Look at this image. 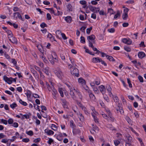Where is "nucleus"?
I'll use <instances>...</instances> for the list:
<instances>
[{"label": "nucleus", "mask_w": 146, "mask_h": 146, "mask_svg": "<svg viewBox=\"0 0 146 146\" xmlns=\"http://www.w3.org/2000/svg\"><path fill=\"white\" fill-rule=\"evenodd\" d=\"M4 54L5 55V57L7 58V59H9L10 58V57L7 54V53L5 52L4 53Z\"/></svg>", "instance_id": "obj_63"}, {"label": "nucleus", "mask_w": 146, "mask_h": 146, "mask_svg": "<svg viewBox=\"0 0 146 146\" xmlns=\"http://www.w3.org/2000/svg\"><path fill=\"white\" fill-rule=\"evenodd\" d=\"M20 115L23 116H24V117L27 119H29V115H23L22 113H20Z\"/></svg>", "instance_id": "obj_47"}, {"label": "nucleus", "mask_w": 146, "mask_h": 146, "mask_svg": "<svg viewBox=\"0 0 146 146\" xmlns=\"http://www.w3.org/2000/svg\"><path fill=\"white\" fill-rule=\"evenodd\" d=\"M93 90L95 92V93H98V90L97 87H92Z\"/></svg>", "instance_id": "obj_48"}, {"label": "nucleus", "mask_w": 146, "mask_h": 146, "mask_svg": "<svg viewBox=\"0 0 146 146\" xmlns=\"http://www.w3.org/2000/svg\"><path fill=\"white\" fill-rule=\"evenodd\" d=\"M14 18L15 19H16L19 18V19L21 20L22 21H23L22 18V17L19 12H16L13 13Z\"/></svg>", "instance_id": "obj_6"}, {"label": "nucleus", "mask_w": 146, "mask_h": 146, "mask_svg": "<svg viewBox=\"0 0 146 146\" xmlns=\"http://www.w3.org/2000/svg\"><path fill=\"white\" fill-rule=\"evenodd\" d=\"M106 88L107 91L110 94V95L111 96V95L112 96H113V95L111 92V88L110 86L109 85L107 86H106Z\"/></svg>", "instance_id": "obj_20"}, {"label": "nucleus", "mask_w": 146, "mask_h": 146, "mask_svg": "<svg viewBox=\"0 0 146 146\" xmlns=\"http://www.w3.org/2000/svg\"><path fill=\"white\" fill-rule=\"evenodd\" d=\"M114 144L115 145L117 146L120 143V141L118 140H115L114 141Z\"/></svg>", "instance_id": "obj_54"}, {"label": "nucleus", "mask_w": 146, "mask_h": 146, "mask_svg": "<svg viewBox=\"0 0 146 146\" xmlns=\"http://www.w3.org/2000/svg\"><path fill=\"white\" fill-rule=\"evenodd\" d=\"M98 113L96 112L95 110L93 111V113H92V115L93 116L94 120L96 123H98V118L95 116V115H97Z\"/></svg>", "instance_id": "obj_8"}, {"label": "nucleus", "mask_w": 146, "mask_h": 146, "mask_svg": "<svg viewBox=\"0 0 146 146\" xmlns=\"http://www.w3.org/2000/svg\"><path fill=\"white\" fill-rule=\"evenodd\" d=\"M138 79L140 81V82H143V77L142 76H138Z\"/></svg>", "instance_id": "obj_58"}, {"label": "nucleus", "mask_w": 146, "mask_h": 146, "mask_svg": "<svg viewBox=\"0 0 146 146\" xmlns=\"http://www.w3.org/2000/svg\"><path fill=\"white\" fill-rule=\"evenodd\" d=\"M65 84L66 85L67 87L70 90L72 89V88H74L73 85L70 83L66 82L65 83Z\"/></svg>", "instance_id": "obj_21"}, {"label": "nucleus", "mask_w": 146, "mask_h": 146, "mask_svg": "<svg viewBox=\"0 0 146 146\" xmlns=\"http://www.w3.org/2000/svg\"><path fill=\"white\" fill-rule=\"evenodd\" d=\"M3 79L4 80L5 82H7L9 84H11L12 83L11 80V78H8L6 75H4L3 77Z\"/></svg>", "instance_id": "obj_7"}, {"label": "nucleus", "mask_w": 146, "mask_h": 146, "mask_svg": "<svg viewBox=\"0 0 146 146\" xmlns=\"http://www.w3.org/2000/svg\"><path fill=\"white\" fill-rule=\"evenodd\" d=\"M86 27L84 26L82 27L80 29V30H81L82 32H84L85 29H86Z\"/></svg>", "instance_id": "obj_64"}, {"label": "nucleus", "mask_w": 146, "mask_h": 146, "mask_svg": "<svg viewBox=\"0 0 146 146\" xmlns=\"http://www.w3.org/2000/svg\"><path fill=\"white\" fill-rule=\"evenodd\" d=\"M58 91L60 93L61 96L63 97L64 96V94L62 91V88H59Z\"/></svg>", "instance_id": "obj_27"}, {"label": "nucleus", "mask_w": 146, "mask_h": 146, "mask_svg": "<svg viewBox=\"0 0 146 146\" xmlns=\"http://www.w3.org/2000/svg\"><path fill=\"white\" fill-rule=\"evenodd\" d=\"M101 60L102 59L99 57H94L93 58L92 61L94 63L100 62Z\"/></svg>", "instance_id": "obj_12"}, {"label": "nucleus", "mask_w": 146, "mask_h": 146, "mask_svg": "<svg viewBox=\"0 0 146 146\" xmlns=\"http://www.w3.org/2000/svg\"><path fill=\"white\" fill-rule=\"evenodd\" d=\"M42 71L43 72H44L46 75H49V72L47 68H45L43 69Z\"/></svg>", "instance_id": "obj_35"}, {"label": "nucleus", "mask_w": 146, "mask_h": 146, "mask_svg": "<svg viewBox=\"0 0 146 146\" xmlns=\"http://www.w3.org/2000/svg\"><path fill=\"white\" fill-rule=\"evenodd\" d=\"M128 17L127 13H123L122 15V18L123 20H126Z\"/></svg>", "instance_id": "obj_31"}, {"label": "nucleus", "mask_w": 146, "mask_h": 146, "mask_svg": "<svg viewBox=\"0 0 146 146\" xmlns=\"http://www.w3.org/2000/svg\"><path fill=\"white\" fill-rule=\"evenodd\" d=\"M78 82L82 85L86 84V81L85 80L82 78H80L78 79Z\"/></svg>", "instance_id": "obj_17"}, {"label": "nucleus", "mask_w": 146, "mask_h": 146, "mask_svg": "<svg viewBox=\"0 0 146 146\" xmlns=\"http://www.w3.org/2000/svg\"><path fill=\"white\" fill-rule=\"evenodd\" d=\"M17 138V137L16 136H13L12 137V138L10 139L11 142L14 141Z\"/></svg>", "instance_id": "obj_57"}, {"label": "nucleus", "mask_w": 146, "mask_h": 146, "mask_svg": "<svg viewBox=\"0 0 146 146\" xmlns=\"http://www.w3.org/2000/svg\"><path fill=\"white\" fill-rule=\"evenodd\" d=\"M124 49L128 52H129L131 51V49L130 48L127 47V46H125L124 48Z\"/></svg>", "instance_id": "obj_43"}, {"label": "nucleus", "mask_w": 146, "mask_h": 146, "mask_svg": "<svg viewBox=\"0 0 146 146\" xmlns=\"http://www.w3.org/2000/svg\"><path fill=\"white\" fill-rule=\"evenodd\" d=\"M41 108L42 109L41 111L42 112H44V111L42 110L46 111V107L44 106H41Z\"/></svg>", "instance_id": "obj_52"}, {"label": "nucleus", "mask_w": 146, "mask_h": 146, "mask_svg": "<svg viewBox=\"0 0 146 146\" xmlns=\"http://www.w3.org/2000/svg\"><path fill=\"white\" fill-rule=\"evenodd\" d=\"M65 20L67 23H70L71 22L72 17L70 16H67L65 17Z\"/></svg>", "instance_id": "obj_15"}, {"label": "nucleus", "mask_w": 146, "mask_h": 146, "mask_svg": "<svg viewBox=\"0 0 146 146\" xmlns=\"http://www.w3.org/2000/svg\"><path fill=\"white\" fill-rule=\"evenodd\" d=\"M90 97L92 100H94L95 99L94 95L92 93H90L89 94Z\"/></svg>", "instance_id": "obj_32"}, {"label": "nucleus", "mask_w": 146, "mask_h": 146, "mask_svg": "<svg viewBox=\"0 0 146 146\" xmlns=\"http://www.w3.org/2000/svg\"><path fill=\"white\" fill-rule=\"evenodd\" d=\"M55 73L59 78H60L62 74V72L59 70L58 71H55Z\"/></svg>", "instance_id": "obj_16"}, {"label": "nucleus", "mask_w": 146, "mask_h": 146, "mask_svg": "<svg viewBox=\"0 0 146 146\" xmlns=\"http://www.w3.org/2000/svg\"><path fill=\"white\" fill-rule=\"evenodd\" d=\"M109 117V121L110 120L112 122H114L115 121V119L114 117H113L112 115H110V116Z\"/></svg>", "instance_id": "obj_34"}, {"label": "nucleus", "mask_w": 146, "mask_h": 146, "mask_svg": "<svg viewBox=\"0 0 146 146\" xmlns=\"http://www.w3.org/2000/svg\"><path fill=\"white\" fill-rule=\"evenodd\" d=\"M34 107L35 108L36 110H38L39 111H40V110L39 109V106H38L36 104H34Z\"/></svg>", "instance_id": "obj_56"}, {"label": "nucleus", "mask_w": 146, "mask_h": 146, "mask_svg": "<svg viewBox=\"0 0 146 146\" xmlns=\"http://www.w3.org/2000/svg\"><path fill=\"white\" fill-rule=\"evenodd\" d=\"M92 125L93 127V128L96 131H98V130H99V129H98V127L96 126V125H94V124H92Z\"/></svg>", "instance_id": "obj_51"}, {"label": "nucleus", "mask_w": 146, "mask_h": 146, "mask_svg": "<svg viewBox=\"0 0 146 146\" xmlns=\"http://www.w3.org/2000/svg\"><path fill=\"white\" fill-rule=\"evenodd\" d=\"M17 104L15 102L13 103L12 104L10 105V107L12 109H14L17 106Z\"/></svg>", "instance_id": "obj_30"}, {"label": "nucleus", "mask_w": 146, "mask_h": 146, "mask_svg": "<svg viewBox=\"0 0 146 146\" xmlns=\"http://www.w3.org/2000/svg\"><path fill=\"white\" fill-rule=\"evenodd\" d=\"M6 32L7 33L8 36H8L9 38H10L11 37L13 36L12 32L11 31L8 29L6 30Z\"/></svg>", "instance_id": "obj_23"}, {"label": "nucleus", "mask_w": 146, "mask_h": 146, "mask_svg": "<svg viewBox=\"0 0 146 146\" xmlns=\"http://www.w3.org/2000/svg\"><path fill=\"white\" fill-rule=\"evenodd\" d=\"M1 122L5 125H7V121L3 119H1Z\"/></svg>", "instance_id": "obj_49"}, {"label": "nucleus", "mask_w": 146, "mask_h": 146, "mask_svg": "<svg viewBox=\"0 0 146 146\" xmlns=\"http://www.w3.org/2000/svg\"><path fill=\"white\" fill-rule=\"evenodd\" d=\"M67 8L68 9L69 11H72V7L71 5L68 4L66 6Z\"/></svg>", "instance_id": "obj_25"}, {"label": "nucleus", "mask_w": 146, "mask_h": 146, "mask_svg": "<svg viewBox=\"0 0 146 146\" xmlns=\"http://www.w3.org/2000/svg\"><path fill=\"white\" fill-rule=\"evenodd\" d=\"M40 140V139L39 138H38L34 139L33 141V142L36 143L39 142Z\"/></svg>", "instance_id": "obj_55"}, {"label": "nucleus", "mask_w": 146, "mask_h": 146, "mask_svg": "<svg viewBox=\"0 0 146 146\" xmlns=\"http://www.w3.org/2000/svg\"><path fill=\"white\" fill-rule=\"evenodd\" d=\"M115 30L113 28L108 29V31L110 33H113L115 32Z\"/></svg>", "instance_id": "obj_41"}, {"label": "nucleus", "mask_w": 146, "mask_h": 146, "mask_svg": "<svg viewBox=\"0 0 146 146\" xmlns=\"http://www.w3.org/2000/svg\"><path fill=\"white\" fill-rule=\"evenodd\" d=\"M19 102L24 106H26L27 105V103L23 101L21 99H20L19 101Z\"/></svg>", "instance_id": "obj_26"}, {"label": "nucleus", "mask_w": 146, "mask_h": 146, "mask_svg": "<svg viewBox=\"0 0 146 146\" xmlns=\"http://www.w3.org/2000/svg\"><path fill=\"white\" fill-rule=\"evenodd\" d=\"M95 36L94 35H92L87 37V39L89 41L95 40Z\"/></svg>", "instance_id": "obj_13"}, {"label": "nucleus", "mask_w": 146, "mask_h": 146, "mask_svg": "<svg viewBox=\"0 0 146 146\" xmlns=\"http://www.w3.org/2000/svg\"><path fill=\"white\" fill-rule=\"evenodd\" d=\"M118 104L119 105L118 106L117 108L116 109L117 112H119V111L121 109V104H120L119 103Z\"/></svg>", "instance_id": "obj_36"}, {"label": "nucleus", "mask_w": 146, "mask_h": 146, "mask_svg": "<svg viewBox=\"0 0 146 146\" xmlns=\"http://www.w3.org/2000/svg\"><path fill=\"white\" fill-rule=\"evenodd\" d=\"M104 99L108 102L109 101V99L108 98V97L107 96H104Z\"/></svg>", "instance_id": "obj_62"}, {"label": "nucleus", "mask_w": 146, "mask_h": 146, "mask_svg": "<svg viewBox=\"0 0 146 146\" xmlns=\"http://www.w3.org/2000/svg\"><path fill=\"white\" fill-rule=\"evenodd\" d=\"M71 73L72 74L77 77L79 76V71L78 69L74 67L73 70H71Z\"/></svg>", "instance_id": "obj_1"}, {"label": "nucleus", "mask_w": 146, "mask_h": 146, "mask_svg": "<svg viewBox=\"0 0 146 146\" xmlns=\"http://www.w3.org/2000/svg\"><path fill=\"white\" fill-rule=\"evenodd\" d=\"M75 89L74 88H72V90H70V93H69L70 95L71 96V97L74 100H76V97L74 94V92H73V90L74 91L76 92Z\"/></svg>", "instance_id": "obj_4"}, {"label": "nucleus", "mask_w": 146, "mask_h": 146, "mask_svg": "<svg viewBox=\"0 0 146 146\" xmlns=\"http://www.w3.org/2000/svg\"><path fill=\"white\" fill-rule=\"evenodd\" d=\"M22 141L23 142L27 143L29 141V138H25L23 139Z\"/></svg>", "instance_id": "obj_53"}, {"label": "nucleus", "mask_w": 146, "mask_h": 146, "mask_svg": "<svg viewBox=\"0 0 146 146\" xmlns=\"http://www.w3.org/2000/svg\"><path fill=\"white\" fill-rule=\"evenodd\" d=\"M52 129L54 130H56L57 129V128L56 125L54 124H52Z\"/></svg>", "instance_id": "obj_39"}, {"label": "nucleus", "mask_w": 146, "mask_h": 146, "mask_svg": "<svg viewBox=\"0 0 146 146\" xmlns=\"http://www.w3.org/2000/svg\"><path fill=\"white\" fill-rule=\"evenodd\" d=\"M47 37L49 38L50 39L52 38V40L54 41H56L55 39L54 36H53L51 34L49 33L47 36Z\"/></svg>", "instance_id": "obj_29"}, {"label": "nucleus", "mask_w": 146, "mask_h": 146, "mask_svg": "<svg viewBox=\"0 0 146 146\" xmlns=\"http://www.w3.org/2000/svg\"><path fill=\"white\" fill-rule=\"evenodd\" d=\"M127 83L129 84V87L130 88H132V86L131 84V81L130 79L129 78H127Z\"/></svg>", "instance_id": "obj_44"}, {"label": "nucleus", "mask_w": 146, "mask_h": 146, "mask_svg": "<svg viewBox=\"0 0 146 146\" xmlns=\"http://www.w3.org/2000/svg\"><path fill=\"white\" fill-rule=\"evenodd\" d=\"M123 42L128 45L131 44L132 42V40L129 38H124L122 39Z\"/></svg>", "instance_id": "obj_3"}, {"label": "nucleus", "mask_w": 146, "mask_h": 146, "mask_svg": "<svg viewBox=\"0 0 146 146\" xmlns=\"http://www.w3.org/2000/svg\"><path fill=\"white\" fill-rule=\"evenodd\" d=\"M88 7L91 11L94 13H97L100 11L99 8L94 7L91 5H89Z\"/></svg>", "instance_id": "obj_2"}, {"label": "nucleus", "mask_w": 146, "mask_h": 146, "mask_svg": "<svg viewBox=\"0 0 146 146\" xmlns=\"http://www.w3.org/2000/svg\"><path fill=\"white\" fill-rule=\"evenodd\" d=\"M52 94L53 96V98L56 99L57 98V95L58 94L57 91L53 86H52Z\"/></svg>", "instance_id": "obj_5"}, {"label": "nucleus", "mask_w": 146, "mask_h": 146, "mask_svg": "<svg viewBox=\"0 0 146 146\" xmlns=\"http://www.w3.org/2000/svg\"><path fill=\"white\" fill-rule=\"evenodd\" d=\"M138 55L139 58H142L145 56V54L144 52H139Z\"/></svg>", "instance_id": "obj_14"}, {"label": "nucleus", "mask_w": 146, "mask_h": 146, "mask_svg": "<svg viewBox=\"0 0 146 146\" xmlns=\"http://www.w3.org/2000/svg\"><path fill=\"white\" fill-rule=\"evenodd\" d=\"M38 64L39 65V66L41 67H43L44 66V64L43 63L41 62L40 61H38Z\"/></svg>", "instance_id": "obj_61"}, {"label": "nucleus", "mask_w": 146, "mask_h": 146, "mask_svg": "<svg viewBox=\"0 0 146 146\" xmlns=\"http://www.w3.org/2000/svg\"><path fill=\"white\" fill-rule=\"evenodd\" d=\"M78 105L80 106L82 109H84V110L85 111V110L86 108L84 107V106L80 102H79L78 103Z\"/></svg>", "instance_id": "obj_50"}, {"label": "nucleus", "mask_w": 146, "mask_h": 146, "mask_svg": "<svg viewBox=\"0 0 146 146\" xmlns=\"http://www.w3.org/2000/svg\"><path fill=\"white\" fill-rule=\"evenodd\" d=\"M76 94L78 95L79 98L82 100V96L80 91L78 89H76Z\"/></svg>", "instance_id": "obj_18"}, {"label": "nucleus", "mask_w": 146, "mask_h": 146, "mask_svg": "<svg viewBox=\"0 0 146 146\" xmlns=\"http://www.w3.org/2000/svg\"><path fill=\"white\" fill-rule=\"evenodd\" d=\"M45 132L48 135H52L54 134V132L51 130L46 129Z\"/></svg>", "instance_id": "obj_22"}, {"label": "nucleus", "mask_w": 146, "mask_h": 146, "mask_svg": "<svg viewBox=\"0 0 146 146\" xmlns=\"http://www.w3.org/2000/svg\"><path fill=\"white\" fill-rule=\"evenodd\" d=\"M92 29V27H90L89 28H88L86 29V33L87 34H89L90 32L91 31Z\"/></svg>", "instance_id": "obj_38"}, {"label": "nucleus", "mask_w": 146, "mask_h": 146, "mask_svg": "<svg viewBox=\"0 0 146 146\" xmlns=\"http://www.w3.org/2000/svg\"><path fill=\"white\" fill-rule=\"evenodd\" d=\"M100 90L102 94L104 95L106 92V88L103 85H101L99 87Z\"/></svg>", "instance_id": "obj_9"}, {"label": "nucleus", "mask_w": 146, "mask_h": 146, "mask_svg": "<svg viewBox=\"0 0 146 146\" xmlns=\"http://www.w3.org/2000/svg\"><path fill=\"white\" fill-rule=\"evenodd\" d=\"M106 57H107V59L110 61H115V60L111 56L106 55Z\"/></svg>", "instance_id": "obj_24"}, {"label": "nucleus", "mask_w": 146, "mask_h": 146, "mask_svg": "<svg viewBox=\"0 0 146 146\" xmlns=\"http://www.w3.org/2000/svg\"><path fill=\"white\" fill-rule=\"evenodd\" d=\"M7 122L9 124H11L13 122V120L12 119L10 118L7 121Z\"/></svg>", "instance_id": "obj_40"}, {"label": "nucleus", "mask_w": 146, "mask_h": 146, "mask_svg": "<svg viewBox=\"0 0 146 146\" xmlns=\"http://www.w3.org/2000/svg\"><path fill=\"white\" fill-rule=\"evenodd\" d=\"M120 13L119 11H117V14L114 15V19H116L118 17H120Z\"/></svg>", "instance_id": "obj_33"}, {"label": "nucleus", "mask_w": 146, "mask_h": 146, "mask_svg": "<svg viewBox=\"0 0 146 146\" xmlns=\"http://www.w3.org/2000/svg\"><path fill=\"white\" fill-rule=\"evenodd\" d=\"M86 2L84 0H82L80 1V3L83 5H86Z\"/></svg>", "instance_id": "obj_60"}, {"label": "nucleus", "mask_w": 146, "mask_h": 146, "mask_svg": "<svg viewBox=\"0 0 146 146\" xmlns=\"http://www.w3.org/2000/svg\"><path fill=\"white\" fill-rule=\"evenodd\" d=\"M9 139H2L1 140V142L4 143H6L8 142Z\"/></svg>", "instance_id": "obj_59"}, {"label": "nucleus", "mask_w": 146, "mask_h": 146, "mask_svg": "<svg viewBox=\"0 0 146 146\" xmlns=\"http://www.w3.org/2000/svg\"><path fill=\"white\" fill-rule=\"evenodd\" d=\"M61 102L62 103V105L64 108H68V106L67 105V102L64 99H61Z\"/></svg>", "instance_id": "obj_10"}, {"label": "nucleus", "mask_w": 146, "mask_h": 146, "mask_svg": "<svg viewBox=\"0 0 146 146\" xmlns=\"http://www.w3.org/2000/svg\"><path fill=\"white\" fill-rule=\"evenodd\" d=\"M9 39L10 41L12 43L15 44H17V39L14 37H13V36H11V38H9Z\"/></svg>", "instance_id": "obj_11"}, {"label": "nucleus", "mask_w": 146, "mask_h": 146, "mask_svg": "<svg viewBox=\"0 0 146 146\" xmlns=\"http://www.w3.org/2000/svg\"><path fill=\"white\" fill-rule=\"evenodd\" d=\"M77 114L80 120L82 121H83L84 120V117L82 114L80 112H79L77 113Z\"/></svg>", "instance_id": "obj_19"}, {"label": "nucleus", "mask_w": 146, "mask_h": 146, "mask_svg": "<svg viewBox=\"0 0 146 146\" xmlns=\"http://www.w3.org/2000/svg\"><path fill=\"white\" fill-rule=\"evenodd\" d=\"M102 115L104 118L107 120L108 121H109V119L110 118L109 117V116H108L105 113H103L102 114Z\"/></svg>", "instance_id": "obj_28"}, {"label": "nucleus", "mask_w": 146, "mask_h": 146, "mask_svg": "<svg viewBox=\"0 0 146 146\" xmlns=\"http://www.w3.org/2000/svg\"><path fill=\"white\" fill-rule=\"evenodd\" d=\"M40 26L42 28H44L45 27H46L47 25L44 23L43 22L40 25Z\"/></svg>", "instance_id": "obj_45"}, {"label": "nucleus", "mask_w": 146, "mask_h": 146, "mask_svg": "<svg viewBox=\"0 0 146 146\" xmlns=\"http://www.w3.org/2000/svg\"><path fill=\"white\" fill-rule=\"evenodd\" d=\"M26 133L28 135H29L30 136H32L33 134V133L32 131H26Z\"/></svg>", "instance_id": "obj_37"}, {"label": "nucleus", "mask_w": 146, "mask_h": 146, "mask_svg": "<svg viewBox=\"0 0 146 146\" xmlns=\"http://www.w3.org/2000/svg\"><path fill=\"white\" fill-rule=\"evenodd\" d=\"M85 51L86 52H87L90 54L92 55L93 56H94V54H92V52L90 51V50H89V49H86L85 50Z\"/></svg>", "instance_id": "obj_46"}, {"label": "nucleus", "mask_w": 146, "mask_h": 146, "mask_svg": "<svg viewBox=\"0 0 146 146\" xmlns=\"http://www.w3.org/2000/svg\"><path fill=\"white\" fill-rule=\"evenodd\" d=\"M80 39H81V40L80 42H81L83 43H84L85 42V40L83 36H81L80 37Z\"/></svg>", "instance_id": "obj_42"}]
</instances>
